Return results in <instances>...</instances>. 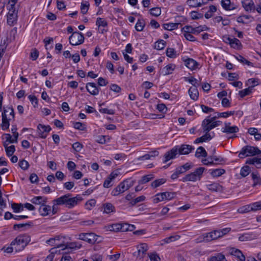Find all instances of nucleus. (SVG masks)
I'll return each instance as SVG.
<instances>
[{"label": "nucleus", "mask_w": 261, "mask_h": 261, "mask_svg": "<svg viewBox=\"0 0 261 261\" xmlns=\"http://www.w3.org/2000/svg\"><path fill=\"white\" fill-rule=\"evenodd\" d=\"M79 239L93 244L97 241V236L94 233H82L79 234Z\"/></svg>", "instance_id": "nucleus-10"}, {"label": "nucleus", "mask_w": 261, "mask_h": 261, "mask_svg": "<svg viewBox=\"0 0 261 261\" xmlns=\"http://www.w3.org/2000/svg\"><path fill=\"white\" fill-rule=\"evenodd\" d=\"M138 252L137 254L136 253H134V255L135 256H137L138 257H140V258H142L144 256V255L146 253V251L148 250V246L145 243L141 244L140 245L137 247Z\"/></svg>", "instance_id": "nucleus-15"}, {"label": "nucleus", "mask_w": 261, "mask_h": 261, "mask_svg": "<svg viewBox=\"0 0 261 261\" xmlns=\"http://www.w3.org/2000/svg\"><path fill=\"white\" fill-rule=\"evenodd\" d=\"M4 136L5 137L4 139L6 140V141L4 142H6V143H8V144L10 143H13L17 142V141L16 140H14V139L12 138L11 135L9 134H5L4 135Z\"/></svg>", "instance_id": "nucleus-55"}, {"label": "nucleus", "mask_w": 261, "mask_h": 261, "mask_svg": "<svg viewBox=\"0 0 261 261\" xmlns=\"http://www.w3.org/2000/svg\"><path fill=\"white\" fill-rule=\"evenodd\" d=\"M189 94L190 97L194 100L197 99L199 93L197 89V87H192L189 89Z\"/></svg>", "instance_id": "nucleus-27"}, {"label": "nucleus", "mask_w": 261, "mask_h": 261, "mask_svg": "<svg viewBox=\"0 0 261 261\" xmlns=\"http://www.w3.org/2000/svg\"><path fill=\"white\" fill-rule=\"evenodd\" d=\"M250 168L248 166H245L243 167L240 171V175L244 177L247 176L250 172Z\"/></svg>", "instance_id": "nucleus-46"}, {"label": "nucleus", "mask_w": 261, "mask_h": 261, "mask_svg": "<svg viewBox=\"0 0 261 261\" xmlns=\"http://www.w3.org/2000/svg\"><path fill=\"white\" fill-rule=\"evenodd\" d=\"M230 123H225V127L222 128V132L226 134H233L239 132V128L237 126H231Z\"/></svg>", "instance_id": "nucleus-18"}, {"label": "nucleus", "mask_w": 261, "mask_h": 261, "mask_svg": "<svg viewBox=\"0 0 261 261\" xmlns=\"http://www.w3.org/2000/svg\"><path fill=\"white\" fill-rule=\"evenodd\" d=\"M50 130L51 127L49 125L46 126L39 124L37 126V133L39 136L41 138H45Z\"/></svg>", "instance_id": "nucleus-12"}, {"label": "nucleus", "mask_w": 261, "mask_h": 261, "mask_svg": "<svg viewBox=\"0 0 261 261\" xmlns=\"http://www.w3.org/2000/svg\"><path fill=\"white\" fill-rule=\"evenodd\" d=\"M3 145L5 148L7 155L8 156H12L15 151V146L12 145L8 146V143H6V142H4Z\"/></svg>", "instance_id": "nucleus-29"}, {"label": "nucleus", "mask_w": 261, "mask_h": 261, "mask_svg": "<svg viewBox=\"0 0 261 261\" xmlns=\"http://www.w3.org/2000/svg\"><path fill=\"white\" fill-rule=\"evenodd\" d=\"M103 213L109 214L115 212V206L111 203H106L102 204Z\"/></svg>", "instance_id": "nucleus-23"}, {"label": "nucleus", "mask_w": 261, "mask_h": 261, "mask_svg": "<svg viewBox=\"0 0 261 261\" xmlns=\"http://www.w3.org/2000/svg\"><path fill=\"white\" fill-rule=\"evenodd\" d=\"M178 153V146H175L170 150L167 152L164 155V163H167L168 161L176 158V155Z\"/></svg>", "instance_id": "nucleus-13"}, {"label": "nucleus", "mask_w": 261, "mask_h": 261, "mask_svg": "<svg viewBox=\"0 0 261 261\" xmlns=\"http://www.w3.org/2000/svg\"><path fill=\"white\" fill-rule=\"evenodd\" d=\"M234 113H235L234 111H229V112H223V113H217V115L215 116L214 117H217V118H218L219 117L226 118L229 116L234 115Z\"/></svg>", "instance_id": "nucleus-48"}, {"label": "nucleus", "mask_w": 261, "mask_h": 261, "mask_svg": "<svg viewBox=\"0 0 261 261\" xmlns=\"http://www.w3.org/2000/svg\"><path fill=\"white\" fill-rule=\"evenodd\" d=\"M185 172V170H182V168L178 167L176 169V171L171 175V178L172 179H175L178 178L179 174Z\"/></svg>", "instance_id": "nucleus-47"}, {"label": "nucleus", "mask_w": 261, "mask_h": 261, "mask_svg": "<svg viewBox=\"0 0 261 261\" xmlns=\"http://www.w3.org/2000/svg\"><path fill=\"white\" fill-rule=\"evenodd\" d=\"M151 15L154 16H159L161 15V11L158 7L153 8L150 10Z\"/></svg>", "instance_id": "nucleus-58"}, {"label": "nucleus", "mask_w": 261, "mask_h": 261, "mask_svg": "<svg viewBox=\"0 0 261 261\" xmlns=\"http://www.w3.org/2000/svg\"><path fill=\"white\" fill-rule=\"evenodd\" d=\"M175 65L174 64H170L164 67L163 70L164 75H168L171 74L172 71L175 69Z\"/></svg>", "instance_id": "nucleus-33"}, {"label": "nucleus", "mask_w": 261, "mask_h": 261, "mask_svg": "<svg viewBox=\"0 0 261 261\" xmlns=\"http://www.w3.org/2000/svg\"><path fill=\"white\" fill-rule=\"evenodd\" d=\"M205 242H211L213 240H215L213 238V236L212 231L208 233H205L203 234Z\"/></svg>", "instance_id": "nucleus-62"}, {"label": "nucleus", "mask_w": 261, "mask_h": 261, "mask_svg": "<svg viewBox=\"0 0 261 261\" xmlns=\"http://www.w3.org/2000/svg\"><path fill=\"white\" fill-rule=\"evenodd\" d=\"M257 236L253 233H244L239 238V240L242 242L247 241L256 239Z\"/></svg>", "instance_id": "nucleus-25"}, {"label": "nucleus", "mask_w": 261, "mask_h": 261, "mask_svg": "<svg viewBox=\"0 0 261 261\" xmlns=\"http://www.w3.org/2000/svg\"><path fill=\"white\" fill-rule=\"evenodd\" d=\"M145 25V20L143 19H139L136 24L135 29L137 31L141 32L143 31Z\"/></svg>", "instance_id": "nucleus-35"}, {"label": "nucleus", "mask_w": 261, "mask_h": 261, "mask_svg": "<svg viewBox=\"0 0 261 261\" xmlns=\"http://www.w3.org/2000/svg\"><path fill=\"white\" fill-rule=\"evenodd\" d=\"M252 211H256L261 210V201L256 202L251 204Z\"/></svg>", "instance_id": "nucleus-59"}, {"label": "nucleus", "mask_w": 261, "mask_h": 261, "mask_svg": "<svg viewBox=\"0 0 261 261\" xmlns=\"http://www.w3.org/2000/svg\"><path fill=\"white\" fill-rule=\"evenodd\" d=\"M191 16L192 19L196 20L203 18V14L196 11H192L191 12Z\"/></svg>", "instance_id": "nucleus-63"}, {"label": "nucleus", "mask_w": 261, "mask_h": 261, "mask_svg": "<svg viewBox=\"0 0 261 261\" xmlns=\"http://www.w3.org/2000/svg\"><path fill=\"white\" fill-rule=\"evenodd\" d=\"M221 5L222 7L226 10H231L234 9V7L231 5L230 0H222Z\"/></svg>", "instance_id": "nucleus-37"}, {"label": "nucleus", "mask_w": 261, "mask_h": 261, "mask_svg": "<svg viewBox=\"0 0 261 261\" xmlns=\"http://www.w3.org/2000/svg\"><path fill=\"white\" fill-rule=\"evenodd\" d=\"M216 119L217 117L210 118V116H208L207 118L203 120L201 126L204 132L208 133L211 129L214 128L212 124V121L215 120Z\"/></svg>", "instance_id": "nucleus-11"}, {"label": "nucleus", "mask_w": 261, "mask_h": 261, "mask_svg": "<svg viewBox=\"0 0 261 261\" xmlns=\"http://www.w3.org/2000/svg\"><path fill=\"white\" fill-rule=\"evenodd\" d=\"M60 236H56L54 238H50L46 241V243L51 246H54L56 248H60L64 246L63 243H58L57 242L60 240Z\"/></svg>", "instance_id": "nucleus-20"}, {"label": "nucleus", "mask_w": 261, "mask_h": 261, "mask_svg": "<svg viewBox=\"0 0 261 261\" xmlns=\"http://www.w3.org/2000/svg\"><path fill=\"white\" fill-rule=\"evenodd\" d=\"M65 246V248L62 249V250H64L67 249H79L81 247L82 245L81 244H78L77 242H71L67 243Z\"/></svg>", "instance_id": "nucleus-40"}, {"label": "nucleus", "mask_w": 261, "mask_h": 261, "mask_svg": "<svg viewBox=\"0 0 261 261\" xmlns=\"http://www.w3.org/2000/svg\"><path fill=\"white\" fill-rule=\"evenodd\" d=\"M214 136V135L213 136H212L210 133H205V135H204L202 137L197 138L194 141V143H199L201 142H205L207 140H211L213 138Z\"/></svg>", "instance_id": "nucleus-28"}, {"label": "nucleus", "mask_w": 261, "mask_h": 261, "mask_svg": "<svg viewBox=\"0 0 261 261\" xmlns=\"http://www.w3.org/2000/svg\"><path fill=\"white\" fill-rule=\"evenodd\" d=\"M154 178V175L153 174H148L145 176H143L141 179L139 180L138 183L141 185L145 184L150 180Z\"/></svg>", "instance_id": "nucleus-38"}, {"label": "nucleus", "mask_w": 261, "mask_h": 261, "mask_svg": "<svg viewBox=\"0 0 261 261\" xmlns=\"http://www.w3.org/2000/svg\"><path fill=\"white\" fill-rule=\"evenodd\" d=\"M72 146L76 152H80L83 147V145L79 142L73 143Z\"/></svg>", "instance_id": "nucleus-64"}, {"label": "nucleus", "mask_w": 261, "mask_h": 261, "mask_svg": "<svg viewBox=\"0 0 261 261\" xmlns=\"http://www.w3.org/2000/svg\"><path fill=\"white\" fill-rule=\"evenodd\" d=\"M246 164L249 165H254L257 168H259L257 167V165L259 164H261V157H254L251 159H248L246 162Z\"/></svg>", "instance_id": "nucleus-30"}, {"label": "nucleus", "mask_w": 261, "mask_h": 261, "mask_svg": "<svg viewBox=\"0 0 261 261\" xmlns=\"http://www.w3.org/2000/svg\"><path fill=\"white\" fill-rule=\"evenodd\" d=\"M207 3L204 0H187V4L190 7L195 8L201 7Z\"/></svg>", "instance_id": "nucleus-22"}, {"label": "nucleus", "mask_w": 261, "mask_h": 261, "mask_svg": "<svg viewBox=\"0 0 261 261\" xmlns=\"http://www.w3.org/2000/svg\"><path fill=\"white\" fill-rule=\"evenodd\" d=\"M254 87V86H251L249 87L248 88H246L244 90H241L239 92V94L240 95L241 98L245 97V96L249 95L251 92L252 89Z\"/></svg>", "instance_id": "nucleus-39"}, {"label": "nucleus", "mask_w": 261, "mask_h": 261, "mask_svg": "<svg viewBox=\"0 0 261 261\" xmlns=\"http://www.w3.org/2000/svg\"><path fill=\"white\" fill-rule=\"evenodd\" d=\"M166 55L168 57L175 58L176 57V51L173 48H167L166 49Z\"/></svg>", "instance_id": "nucleus-49"}, {"label": "nucleus", "mask_w": 261, "mask_h": 261, "mask_svg": "<svg viewBox=\"0 0 261 261\" xmlns=\"http://www.w3.org/2000/svg\"><path fill=\"white\" fill-rule=\"evenodd\" d=\"M180 23H167L163 24V28L165 30L172 31L178 28Z\"/></svg>", "instance_id": "nucleus-31"}, {"label": "nucleus", "mask_w": 261, "mask_h": 261, "mask_svg": "<svg viewBox=\"0 0 261 261\" xmlns=\"http://www.w3.org/2000/svg\"><path fill=\"white\" fill-rule=\"evenodd\" d=\"M251 176L253 181V187L261 185V178L258 173H252Z\"/></svg>", "instance_id": "nucleus-34"}, {"label": "nucleus", "mask_w": 261, "mask_h": 261, "mask_svg": "<svg viewBox=\"0 0 261 261\" xmlns=\"http://www.w3.org/2000/svg\"><path fill=\"white\" fill-rule=\"evenodd\" d=\"M184 79L186 81H188L191 83L193 87H197L199 85L197 80L194 77L190 78L185 77Z\"/></svg>", "instance_id": "nucleus-56"}, {"label": "nucleus", "mask_w": 261, "mask_h": 261, "mask_svg": "<svg viewBox=\"0 0 261 261\" xmlns=\"http://www.w3.org/2000/svg\"><path fill=\"white\" fill-rule=\"evenodd\" d=\"M12 208L13 209L15 213H18L23 210V205L21 203H13L12 204Z\"/></svg>", "instance_id": "nucleus-57"}, {"label": "nucleus", "mask_w": 261, "mask_h": 261, "mask_svg": "<svg viewBox=\"0 0 261 261\" xmlns=\"http://www.w3.org/2000/svg\"><path fill=\"white\" fill-rule=\"evenodd\" d=\"M242 5L246 11L251 10L254 6V3L252 0H244Z\"/></svg>", "instance_id": "nucleus-32"}, {"label": "nucleus", "mask_w": 261, "mask_h": 261, "mask_svg": "<svg viewBox=\"0 0 261 261\" xmlns=\"http://www.w3.org/2000/svg\"><path fill=\"white\" fill-rule=\"evenodd\" d=\"M19 166L22 170H25L29 168V164L27 161L22 160L19 161Z\"/></svg>", "instance_id": "nucleus-61"}, {"label": "nucleus", "mask_w": 261, "mask_h": 261, "mask_svg": "<svg viewBox=\"0 0 261 261\" xmlns=\"http://www.w3.org/2000/svg\"><path fill=\"white\" fill-rule=\"evenodd\" d=\"M125 225L123 224H114L112 225H111L109 227V229L111 231H119L121 230L122 231H123V227H124Z\"/></svg>", "instance_id": "nucleus-41"}, {"label": "nucleus", "mask_w": 261, "mask_h": 261, "mask_svg": "<svg viewBox=\"0 0 261 261\" xmlns=\"http://www.w3.org/2000/svg\"><path fill=\"white\" fill-rule=\"evenodd\" d=\"M260 153L261 151L257 147L247 145L242 148L239 154V157L243 159L247 156L259 154Z\"/></svg>", "instance_id": "nucleus-3"}, {"label": "nucleus", "mask_w": 261, "mask_h": 261, "mask_svg": "<svg viewBox=\"0 0 261 261\" xmlns=\"http://www.w3.org/2000/svg\"><path fill=\"white\" fill-rule=\"evenodd\" d=\"M225 170L223 169H216L213 170L211 174L213 177H219L225 173Z\"/></svg>", "instance_id": "nucleus-43"}, {"label": "nucleus", "mask_w": 261, "mask_h": 261, "mask_svg": "<svg viewBox=\"0 0 261 261\" xmlns=\"http://www.w3.org/2000/svg\"><path fill=\"white\" fill-rule=\"evenodd\" d=\"M175 196V192H165L159 193L155 195V198L153 199V201L154 203H157L164 200H170L173 199Z\"/></svg>", "instance_id": "nucleus-8"}, {"label": "nucleus", "mask_w": 261, "mask_h": 261, "mask_svg": "<svg viewBox=\"0 0 261 261\" xmlns=\"http://www.w3.org/2000/svg\"><path fill=\"white\" fill-rule=\"evenodd\" d=\"M205 168L203 167H199L197 168L194 172L186 175L182 179V181H195L200 180L203 173Z\"/></svg>", "instance_id": "nucleus-5"}, {"label": "nucleus", "mask_w": 261, "mask_h": 261, "mask_svg": "<svg viewBox=\"0 0 261 261\" xmlns=\"http://www.w3.org/2000/svg\"><path fill=\"white\" fill-rule=\"evenodd\" d=\"M166 180L165 178H160L156 179L151 184V186L153 188H156L161 185L164 184L166 182Z\"/></svg>", "instance_id": "nucleus-42"}, {"label": "nucleus", "mask_w": 261, "mask_h": 261, "mask_svg": "<svg viewBox=\"0 0 261 261\" xmlns=\"http://www.w3.org/2000/svg\"><path fill=\"white\" fill-rule=\"evenodd\" d=\"M28 98L31 101L32 104L33 105L34 107L36 108L38 107V99L36 96L30 95L28 96Z\"/></svg>", "instance_id": "nucleus-60"}, {"label": "nucleus", "mask_w": 261, "mask_h": 261, "mask_svg": "<svg viewBox=\"0 0 261 261\" xmlns=\"http://www.w3.org/2000/svg\"><path fill=\"white\" fill-rule=\"evenodd\" d=\"M87 90L93 95H98L99 89L94 83H88L86 86Z\"/></svg>", "instance_id": "nucleus-17"}, {"label": "nucleus", "mask_w": 261, "mask_h": 261, "mask_svg": "<svg viewBox=\"0 0 261 261\" xmlns=\"http://www.w3.org/2000/svg\"><path fill=\"white\" fill-rule=\"evenodd\" d=\"M251 204L249 205H246L238 209V212L240 213H245L249 212L252 211Z\"/></svg>", "instance_id": "nucleus-53"}, {"label": "nucleus", "mask_w": 261, "mask_h": 261, "mask_svg": "<svg viewBox=\"0 0 261 261\" xmlns=\"http://www.w3.org/2000/svg\"><path fill=\"white\" fill-rule=\"evenodd\" d=\"M230 42L231 47L235 49H239L242 46L240 40L235 38H232V41Z\"/></svg>", "instance_id": "nucleus-44"}, {"label": "nucleus", "mask_w": 261, "mask_h": 261, "mask_svg": "<svg viewBox=\"0 0 261 261\" xmlns=\"http://www.w3.org/2000/svg\"><path fill=\"white\" fill-rule=\"evenodd\" d=\"M15 113L11 107L4 108L2 114V123L1 127L3 130H7L10 126V122L14 120Z\"/></svg>", "instance_id": "nucleus-1"}, {"label": "nucleus", "mask_w": 261, "mask_h": 261, "mask_svg": "<svg viewBox=\"0 0 261 261\" xmlns=\"http://www.w3.org/2000/svg\"><path fill=\"white\" fill-rule=\"evenodd\" d=\"M206 186L208 190L213 192H223L224 190L223 186L217 182L207 184Z\"/></svg>", "instance_id": "nucleus-14"}, {"label": "nucleus", "mask_w": 261, "mask_h": 261, "mask_svg": "<svg viewBox=\"0 0 261 261\" xmlns=\"http://www.w3.org/2000/svg\"><path fill=\"white\" fill-rule=\"evenodd\" d=\"M194 149V147L191 145L182 144L179 148L178 147V152L180 154H188Z\"/></svg>", "instance_id": "nucleus-16"}, {"label": "nucleus", "mask_w": 261, "mask_h": 261, "mask_svg": "<svg viewBox=\"0 0 261 261\" xmlns=\"http://www.w3.org/2000/svg\"><path fill=\"white\" fill-rule=\"evenodd\" d=\"M9 12L7 14V23L10 26L14 25L17 20V11L15 6H9Z\"/></svg>", "instance_id": "nucleus-7"}, {"label": "nucleus", "mask_w": 261, "mask_h": 261, "mask_svg": "<svg viewBox=\"0 0 261 261\" xmlns=\"http://www.w3.org/2000/svg\"><path fill=\"white\" fill-rule=\"evenodd\" d=\"M31 241V237L27 234H22L18 236L13 241L10 245L14 246L16 252L22 251Z\"/></svg>", "instance_id": "nucleus-2"}, {"label": "nucleus", "mask_w": 261, "mask_h": 261, "mask_svg": "<svg viewBox=\"0 0 261 261\" xmlns=\"http://www.w3.org/2000/svg\"><path fill=\"white\" fill-rule=\"evenodd\" d=\"M96 23V25L99 27H106L108 25V23H107V21L105 19L100 18V17L97 18Z\"/></svg>", "instance_id": "nucleus-54"}, {"label": "nucleus", "mask_w": 261, "mask_h": 261, "mask_svg": "<svg viewBox=\"0 0 261 261\" xmlns=\"http://www.w3.org/2000/svg\"><path fill=\"white\" fill-rule=\"evenodd\" d=\"M166 42L163 40L157 41L155 44V48L158 50H161L165 47Z\"/></svg>", "instance_id": "nucleus-52"}, {"label": "nucleus", "mask_w": 261, "mask_h": 261, "mask_svg": "<svg viewBox=\"0 0 261 261\" xmlns=\"http://www.w3.org/2000/svg\"><path fill=\"white\" fill-rule=\"evenodd\" d=\"M70 194H67L62 196L53 200L55 203L60 205H65L69 208H72L75 206V200L71 197Z\"/></svg>", "instance_id": "nucleus-4"}, {"label": "nucleus", "mask_w": 261, "mask_h": 261, "mask_svg": "<svg viewBox=\"0 0 261 261\" xmlns=\"http://www.w3.org/2000/svg\"><path fill=\"white\" fill-rule=\"evenodd\" d=\"M47 199L46 197L38 196L34 197L31 200V202L36 205H40L41 206L42 204H45L47 202Z\"/></svg>", "instance_id": "nucleus-19"}, {"label": "nucleus", "mask_w": 261, "mask_h": 261, "mask_svg": "<svg viewBox=\"0 0 261 261\" xmlns=\"http://www.w3.org/2000/svg\"><path fill=\"white\" fill-rule=\"evenodd\" d=\"M145 199V197L143 195H142V196L137 197L134 200L131 201L129 202V204L130 205V206H133L135 205H136L137 203L144 201Z\"/></svg>", "instance_id": "nucleus-50"}, {"label": "nucleus", "mask_w": 261, "mask_h": 261, "mask_svg": "<svg viewBox=\"0 0 261 261\" xmlns=\"http://www.w3.org/2000/svg\"><path fill=\"white\" fill-rule=\"evenodd\" d=\"M185 65L191 70L195 69L198 66V63L194 60L188 58L185 61Z\"/></svg>", "instance_id": "nucleus-24"}, {"label": "nucleus", "mask_w": 261, "mask_h": 261, "mask_svg": "<svg viewBox=\"0 0 261 261\" xmlns=\"http://www.w3.org/2000/svg\"><path fill=\"white\" fill-rule=\"evenodd\" d=\"M181 31L184 32V33L195 34L196 33V28H194L191 26L186 25L182 28Z\"/></svg>", "instance_id": "nucleus-45"}, {"label": "nucleus", "mask_w": 261, "mask_h": 261, "mask_svg": "<svg viewBox=\"0 0 261 261\" xmlns=\"http://www.w3.org/2000/svg\"><path fill=\"white\" fill-rule=\"evenodd\" d=\"M129 179H128L121 182L118 186L113 190L112 194L113 196H117L129 189L133 186V184H129Z\"/></svg>", "instance_id": "nucleus-6"}, {"label": "nucleus", "mask_w": 261, "mask_h": 261, "mask_svg": "<svg viewBox=\"0 0 261 261\" xmlns=\"http://www.w3.org/2000/svg\"><path fill=\"white\" fill-rule=\"evenodd\" d=\"M231 254L236 256L241 261L245 260V256L242 251L238 249L232 248L231 251Z\"/></svg>", "instance_id": "nucleus-26"}, {"label": "nucleus", "mask_w": 261, "mask_h": 261, "mask_svg": "<svg viewBox=\"0 0 261 261\" xmlns=\"http://www.w3.org/2000/svg\"><path fill=\"white\" fill-rule=\"evenodd\" d=\"M89 4L87 2H82L81 3V13L83 14H85L88 12L89 9Z\"/></svg>", "instance_id": "nucleus-51"}, {"label": "nucleus", "mask_w": 261, "mask_h": 261, "mask_svg": "<svg viewBox=\"0 0 261 261\" xmlns=\"http://www.w3.org/2000/svg\"><path fill=\"white\" fill-rule=\"evenodd\" d=\"M51 207L50 206L45 204L40 206L38 211L42 216H46L49 214L51 212Z\"/></svg>", "instance_id": "nucleus-21"}, {"label": "nucleus", "mask_w": 261, "mask_h": 261, "mask_svg": "<svg viewBox=\"0 0 261 261\" xmlns=\"http://www.w3.org/2000/svg\"><path fill=\"white\" fill-rule=\"evenodd\" d=\"M84 36L83 34L79 32H75L69 37L70 44L72 45H79L84 42Z\"/></svg>", "instance_id": "nucleus-9"}, {"label": "nucleus", "mask_w": 261, "mask_h": 261, "mask_svg": "<svg viewBox=\"0 0 261 261\" xmlns=\"http://www.w3.org/2000/svg\"><path fill=\"white\" fill-rule=\"evenodd\" d=\"M201 156L203 157H206L207 156V152L205 151V149L202 147H199L195 152V156L199 158Z\"/></svg>", "instance_id": "nucleus-36"}]
</instances>
